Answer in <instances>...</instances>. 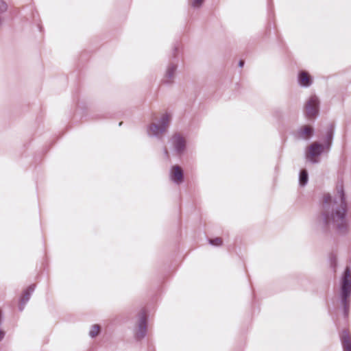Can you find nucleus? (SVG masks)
Returning <instances> with one entry per match:
<instances>
[{
  "instance_id": "nucleus-13",
  "label": "nucleus",
  "mask_w": 351,
  "mask_h": 351,
  "mask_svg": "<svg viewBox=\"0 0 351 351\" xmlns=\"http://www.w3.org/2000/svg\"><path fill=\"white\" fill-rule=\"evenodd\" d=\"M314 130L311 125H305L300 128L297 131V137L304 140H308L313 136Z\"/></svg>"
},
{
  "instance_id": "nucleus-11",
  "label": "nucleus",
  "mask_w": 351,
  "mask_h": 351,
  "mask_svg": "<svg viewBox=\"0 0 351 351\" xmlns=\"http://www.w3.org/2000/svg\"><path fill=\"white\" fill-rule=\"evenodd\" d=\"M335 134V128L333 125H330L328 127L326 136L324 138V142L322 145L326 149V153H328L331 149L333 138Z\"/></svg>"
},
{
  "instance_id": "nucleus-4",
  "label": "nucleus",
  "mask_w": 351,
  "mask_h": 351,
  "mask_svg": "<svg viewBox=\"0 0 351 351\" xmlns=\"http://www.w3.org/2000/svg\"><path fill=\"white\" fill-rule=\"evenodd\" d=\"M170 121L171 115L167 112L163 114L158 120V123H152L147 126L148 136L162 140V134L167 130Z\"/></svg>"
},
{
  "instance_id": "nucleus-12",
  "label": "nucleus",
  "mask_w": 351,
  "mask_h": 351,
  "mask_svg": "<svg viewBox=\"0 0 351 351\" xmlns=\"http://www.w3.org/2000/svg\"><path fill=\"white\" fill-rule=\"evenodd\" d=\"M343 351H351V335L347 330H343L339 333Z\"/></svg>"
},
{
  "instance_id": "nucleus-14",
  "label": "nucleus",
  "mask_w": 351,
  "mask_h": 351,
  "mask_svg": "<svg viewBox=\"0 0 351 351\" xmlns=\"http://www.w3.org/2000/svg\"><path fill=\"white\" fill-rule=\"evenodd\" d=\"M35 289H36L35 284L30 285L26 289H25L23 291L21 300L23 303H27L29 300L31 295L34 291Z\"/></svg>"
},
{
  "instance_id": "nucleus-23",
  "label": "nucleus",
  "mask_w": 351,
  "mask_h": 351,
  "mask_svg": "<svg viewBox=\"0 0 351 351\" xmlns=\"http://www.w3.org/2000/svg\"><path fill=\"white\" fill-rule=\"evenodd\" d=\"M163 153H164V155L167 158H169V153L168 152V149L167 147H164V149H163Z\"/></svg>"
},
{
  "instance_id": "nucleus-17",
  "label": "nucleus",
  "mask_w": 351,
  "mask_h": 351,
  "mask_svg": "<svg viewBox=\"0 0 351 351\" xmlns=\"http://www.w3.org/2000/svg\"><path fill=\"white\" fill-rule=\"evenodd\" d=\"M205 0H189L191 6L194 9L200 8L204 4Z\"/></svg>"
},
{
  "instance_id": "nucleus-21",
  "label": "nucleus",
  "mask_w": 351,
  "mask_h": 351,
  "mask_svg": "<svg viewBox=\"0 0 351 351\" xmlns=\"http://www.w3.org/2000/svg\"><path fill=\"white\" fill-rule=\"evenodd\" d=\"M1 325L0 324V341L4 338L5 335V331L1 328Z\"/></svg>"
},
{
  "instance_id": "nucleus-20",
  "label": "nucleus",
  "mask_w": 351,
  "mask_h": 351,
  "mask_svg": "<svg viewBox=\"0 0 351 351\" xmlns=\"http://www.w3.org/2000/svg\"><path fill=\"white\" fill-rule=\"evenodd\" d=\"M7 8L8 5L3 0H0V12H4L7 10Z\"/></svg>"
},
{
  "instance_id": "nucleus-26",
  "label": "nucleus",
  "mask_w": 351,
  "mask_h": 351,
  "mask_svg": "<svg viewBox=\"0 0 351 351\" xmlns=\"http://www.w3.org/2000/svg\"><path fill=\"white\" fill-rule=\"evenodd\" d=\"M122 123H123V122H120V123H119V126H121V125H122Z\"/></svg>"
},
{
  "instance_id": "nucleus-15",
  "label": "nucleus",
  "mask_w": 351,
  "mask_h": 351,
  "mask_svg": "<svg viewBox=\"0 0 351 351\" xmlns=\"http://www.w3.org/2000/svg\"><path fill=\"white\" fill-rule=\"evenodd\" d=\"M308 181V173L306 169H301L299 173V184L304 186Z\"/></svg>"
},
{
  "instance_id": "nucleus-9",
  "label": "nucleus",
  "mask_w": 351,
  "mask_h": 351,
  "mask_svg": "<svg viewBox=\"0 0 351 351\" xmlns=\"http://www.w3.org/2000/svg\"><path fill=\"white\" fill-rule=\"evenodd\" d=\"M297 80L299 86L303 88L310 87L313 82V77L308 71L304 70L299 71Z\"/></svg>"
},
{
  "instance_id": "nucleus-24",
  "label": "nucleus",
  "mask_w": 351,
  "mask_h": 351,
  "mask_svg": "<svg viewBox=\"0 0 351 351\" xmlns=\"http://www.w3.org/2000/svg\"><path fill=\"white\" fill-rule=\"evenodd\" d=\"M3 316L1 310H0V324H3Z\"/></svg>"
},
{
  "instance_id": "nucleus-27",
  "label": "nucleus",
  "mask_w": 351,
  "mask_h": 351,
  "mask_svg": "<svg viewBox=\"0 0 351 351\" xmlns=\"http://www.w3.org/2000/svg\"><path fill=\"white\" fill-rule=\"evenodd\" d=\"M1 21H2V19H1V18L0 17V24L1 23Z\"/></svg>"
},
{
  "instance_id": "nucleus-25",
  "label": "nucleus",
  "mask_w": 351,
  "mask_h": 351,
  "mask_svg": "<svg viewBox=\"0 0 351 351\" xmlns=\"http://www.w3.org/2000/svg\"><path fill=\"white\" fill-rule=\"evenodd\" d=\"M244 64H245L244 60H241L239 62V66L241 68V67H243L244 66Z\"/></svg>"
},
{
  "instance_id": "nucleus-16",
  "label": "nucleus",
  "mask_w": 351,
  "mask_h": 351,
  "mask_svg": "<svg viewBox=\"0 0 351 351\" xmlns=\"http://www.w3.org/2000/svg\"><path fill=\"white\" fill-rule=\"evenodd\" d=\"M100 331V326L98 324H94L91 326L89 331V335L91 338L96 337Z\"/></svg>"
},
{
  "instance_id": "nucleus-10",
  "label": "nucleus",
  "mask_w": 351,
  "mask_h": 351,
  "mask_svg": "<svg viewBox=\"0 0 351 351\" xmlns=\"http://www.w3.org/2000/svg\"><path fill=\"white\" fill-rule=\"evenodd\" d=\"M170 178L173 183L178 185L184 182V172L180 166L176 165L171 167Z\"/></svg>"
},
{
  "instance_id": "nucleus-22",
  "label": "nucleus",
  "mask_w": 351,
  "mask_h": 351,
  "mask_svg": "<svg viewBox=\"0 0 351 351\" xmlns=\"http://www.w3.org/2000/svg\"><path fill=\"white\" fill-rule=\"evenodd\" d=\"M27 303H23L21 300V302L19 305V310L20 311H23V309H24V307H25V305Z\"/></svg>"
},
{
  "instance_id": "nucleus-6",
  "label": "nucleus",
  "mask_w": 351,
  "mask_h": 351,
  "mask_svg": "<svg viewBox=\"0 0 351 351\" xmlns=\"http://www.w3.org/2000/svg\"><path fill=\"white\" fill-rule=\"evenodd\" d=\"M320 101L315 95H311L304 106V114L308 119H315L319 115Z\"/></svg>"
},
{
  "instance_id": "nucleus-1",
  "label": "nucleus",
  "mask_w": 351,
  "mask_h": 351,
  "mask_svg": "<svg viewBox=\"0 0 351 351\" xmlns=\"http://www.w3.org/2000/svg\"><path fill=\"white\" fill-rule=\"evenodd\" d=\"M337 196L333 199L329 194H324L323 211L318 223L325 232H334L345 236L349 231V221L346 218L348 204L343 186H338Z\"/></svg>"
},
{
  "instance_id": "nucleus-2",
  "label": "nucleus",
  "mask_w": 351,
  "mask_h": 351,
  "mask_svg": "<svg viewBox=\"0 0 351 351\" xmlns=\"http://www.w3.org/2000/svg\"><path fill=\"white\" fill-rule=\"evenodd\" d=\"M351 297V269L346 266L340 279L339 300L345 319L349 316Z\"/></svg>"
},
{
  "instance_id": "nucleus-8",
  "label": "nucleus",
  "mask_w": 351,
  "mask_h": 351,
  "mask_svg": "<svg viewBox=\"0 0 351 351\" xmlns=\"http://www.w3.org/2000/svg\"><path fill=\"white\" fill-rule=\"evenodd\" d=\"M170 141L176 155L181 156L184 153L186 149V140L180 133H173Z\"/></svg>"
},
{
  "instance_id": "nucleus-5",
  "label": "nucleus",
  "mask_w": 351,
  "mask_h": 351,
  "mask_svg": "<svg viewBox=\"0 0 351 351\" xmlns=\"http://www.w3.org/2000/svg\"><path fill=\"white\" fill-rule=\"evenodd\" d=\"M326 153V149L319 142H313L310 144L305 153L306 159L312 164L320 162L319 157Z\"/></svg>"
},
{
  "instance_id": "nucleus-18",
  "label": "nucleus",
  "mask_w": 351,
  "mask_h": 351,
  "mask_svg": "<svg viewBox=\"0 0 351 351\" xmlns=\"http://www.w3.org/2000/svg\"><path fill=\"white\" fill-rule=\"evenodd\" d=\"M208 243L211 245H213V246H215V247H219V246H221L222 245L223 240L220 237H215L214 239H208Z\"/></svg>"
},
{
  "instance_id": "nucleus-7",
  "label": "nucleus",
  "mask_w": 351,
  "mask_h": 351,
  "mask_svg": "<svg viewBox=\"0 0 351 351\" xmlns=\"http://www.w3.org/2000/svg\"><path fill=\"white\" fill-rule=\"evenodd\" d=\"M147 327V314L145 311H141L138 314V320L136 328L134 329V336L136 341L142 340L146 335Z\"/></svg>"
},
{
  "instance_id": "nucleus-19",
  "label": "nucleus",
  "mask_w": 351,
  "mask_h": 351,
  "mask_svg": "<svg viewBox=\"0 0 351 351\" xmlns=\"http://www.w3.org/2000/svg\"><path fill=\"white\" fill-rule=\"evenodd\" d=\"M330 266L333 268L334 271L335 272L336 267H337V258L334 255H331L330 257Z\"/></svg>"
},
{
  "instance_id": "nucleus-3",
  "label": "nucleus",
  "mask_w": 351,
  "mask_h": 351,
  "mask_svg": "<svg viewBox=\"0 0 351 351\" xmlns=\"http://www.w3.org/2000/svg\"><path fill=\"white\" fill-rule=\"evenodd\" d=\"M181 47L182 45L179 42H176L173 45L171 54L172 60L167 65L163 79L162 80V83L165 84L170 85L174 82L176 73L178 69V54Z\"/></svg>"
}]
</instances>
